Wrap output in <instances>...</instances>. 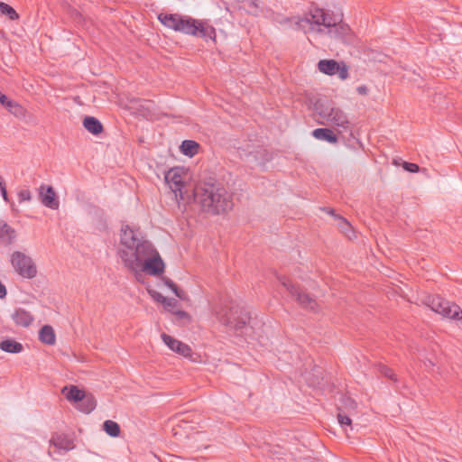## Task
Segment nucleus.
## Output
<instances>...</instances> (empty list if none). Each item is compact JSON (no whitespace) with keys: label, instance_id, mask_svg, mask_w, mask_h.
<instances>
[{"label":"nucleus","instance_id":"obj_1","mask_svg":"<svg viewBox=\"0 0 462 462\" xmlns=\"http://www.w3.org/2000/svg\"><path fill=\"white\" fill-rule=\"evenodd\" d=\"M118 255L125 266L132 272L143 271L150 275L163 273L164 263L153 245L147 240L140 229L125 225L121 228Z\"/></svg>","mask_w":462,"mask_h":462},{"label":"nucleus","instance_id":"obj_2","mask_svg":"<svg viewBox=\"0 0 462 462\" xmlns=\"http://www.w3.org/2000/svg\"><path fill=\"white\" fill-rule=\"evenodd\" d=\"M194 199L203 211L213 215L227 212L234 205L232 194L214 180L198 183L194 189Z\"/></svg>","mask_w":462,"mask_h":462},{"label":"nucleus","instance_id":"obj_3","mask_svg":"<svg viewBox=\"0 0 462 462\" xmlns=\"http://www.w3.org/2000/svg\"><path fill=\"white\" fill-rule=\"evenodd\" d=\"M158 20L167 28L187 35L216 42V30L207 21L180 14H160Z\"/></svg>","mask_w":462,"mask_h":462},{"label":"nucleus","instance_id":"obj_4","mask_svg":"<svg viewBox=\"0 0 462 462\" xmlns=\"http://www.w3.org/2000/svg\"><path fill=\"white\" fill-rule=\"evenodd\" d=\"M216 316L223 325L240 334L246 328V325L250 320L249 313L237 305L230 307L228 311H216Z\"/></svg>","mask_w":462,"mask_h":462},{"label":"nucleus","instance_id":"obj_5","mask_svg":"<svg viewBox=\"0 0 462 462\" xmlns=\"http://www.w3.org/2000/svg\"><path fill=\"white\" fill-rule=\"evenodd\" d=\"M306 20L311 24L323 25L328 30V32L334 37L342 36L347 30L344 24L339 23V20L336 16L319 8L311 11L310 17Z\"/></svg>","mask_w":462,"mask_h":462},{"label":"nucleus","instance_id":"obj_6","mask_svg":"<svg viewBox=\"0 0 462 462\" xmlns=\"http://www.w3.org/2000/svg\"><path fill=\"white\" fill-rule=\"evenodd\" d=\"M315 109L317 114L328 123L344 130L348 129L350 122L347 116L339 107L317 103Z\"/></svg>","mask_w":462,"mask_h":462},{"label":"nucleus","instance_id":"obj_7","mask_svg":"<svg viewBox=\"0 0 462 462\" xmlns=\"http://www.w3.org/2000/svg\"><path fill=\"white\" fill-rule=\"evenodd\" d=\"M427 305L432 311L440 314L445 318L462 320V310L460 307L439 296L429 297Z\"/></svg>","mask_w":462,"mask_h":462},{"label":"nucleus","instance_id":"obj_8","mask_svg":"<svg viewBox=\"0 0 462 462\" xmlns=\"http://www.w3.org/2000/svg\"><path fill=\"white\" fill-rule=\"evenodd\" d=\"M11 263L14 271L23 278L32 279L37 275V267L33 260L23 252H14L11 254Z\"/></svg>","mask_w":462,"mask_h":462},{"label":"nucleus","instance_id":"obj_9","mask_svg":"<svg viewBox=\"0 0 462 462\" xmlns=\"http://www.w3.org/2000/svg\"><path fill=\"white\" fill-rule=\"evenodd\" d=\"M282 285L290 292V294L293 297H296L298 303L305 309L315 311L317 309V302L314 299L310 297V295L303 293L300 290L296 287L287 278L281 279Z\"/></svg>","mask_w":462,"mask_h":462},{"label":"nucleus","instance_id":"obj_10","mask_svg":"<svg viewBox=\"0 0 462 462\" xmlns=\"http://www.w3.org/2000/svg\"><path fill=\"white\" fill-rule=\"evenodd\" d=\"M162 339L164 344L172 351L185 356L189 357L191 356L192 350L187 344L172 337L170 335L165 333L162 334Z\"/></svg>","mask_w":462,"mask_h":462},{"label":"nucleus","instance_id":"obj_11","mask_svg":"<svg viewBox=\"0 0 462 462\" xmlns=\"http://www.w3.org/2000/svg\"><path fill=\"white\" fill-rule=\"evenodd\" d=\"M39 198L45 207L51 209L59 208L60 202L51 186L42 185L39 189Z\"/></svg>","mask_w":462,"mask_h":462},{"label":"nucleus","instance_id":"obj_12","mask_svg":"<svg viewBox=\"0 0 462 462\" xmlns=\"http://www.w3.org/2000/svg\"><path fill=\"white\" fill-rule=\"evenodd\" d=\"M11 319L16 326L29 327L33 321V316L23 309H16L12 314Z\"/></svg>","mask_w":462,"mask_h":462},{"label":"nucleus","instance_id":"obj_13","mask_svg":"<svg viewBox=\"0 0 462 462\" xmlns=\"http://www.w3.org/2000/svg\"><path fill=\"white\" fill-rule=\"evenodd\" d=\"M165 180L170 184V187L172 190L175 192L177 190L180 191L181 188L183 186V180L182 177L179 173V170L177 169H171L166 174H165Z\"/></svg>","mask_w":462,"mask_h":462},{"label":"nucleus","instance_id":"obj_14","mask_svg":"<svg viewBox=\"0 0 462 462\" xmlns=\"http://www.w3.org/2000/svg\"><path fill=\"white\" fill-rule=\"evenodd\" d=\"M15 237V230L6 222L0 219V239L5 241L7 245H11L14 241Z\"/></svg>","mask_w":462,"mask_h":462},{"label":"nucleus","instance_id":"obj_15","mask_svg":"<svg viewBox=\"0 0 462 462\" xmlns=\"http://www.w3.org/2000/svg\"><path fill=\"white\" fill-rule=\"evenodd\" d=\"M312 135L318 140L326 141L329 143H336L337 142V135L328 128H317L313 130Z\"/></svg>","mask_w":462,"mask_h":462},{"label":"nucleus","instance_id":"obj_16","mask_svg":"<svg viewBox=\"0 0 462 462\" xmlns=\"http://www.w3.org/2000/svg\"><path fill=\"white\" fill-rule=\"evenodd\" d=\"M51 443L59 449L65 451L70 450L74 447L72 441L63 434L53 435Z\"/></svg>","mask_w":462,"mask_h":462},{"label":"nucleus","instance_id":"obj_17","mask_svg":"<svg viewBox=\"0 0 462 462\" xmlns=\"http://www.w3.org/2000/svg\"><path fill=\"white\" fill-rule=\"evenodd\" d=\"M39 339L49 346H52L56 342V336L51 326L44 325L39 331Z\"/></svg>","mask_w":462,"mask_h":462},{"label":"nucleus","instance_id":"obj_18","mask_svg":"<svg viewBox=\"0 0 462 462\" xmlns=\"http://www.w3.org/2000/svg\"><path fill=\"white\" fill-rule=\"evenodd\" d=\"M84 127L92 134H99L103 132L101 122L94 116H86L83 120Z\"/></svg>","mask_w":462,"mask_h":462},{"label":"nucleus","instance_id":"obj_19","mask_svg":"<svg viewBox=\"0 0 462 462\" xmlns=\"http://www.w3.org/2000/svg\"><path fill=\"white\" fill-rule=\"evenodd\" d=\"M339 62L334 60H321L318 63V68L320 72L324 74L333 76L337 74V69H338Z\"/></svg>","mask_w":462,"mask_h":462},{"label":"nucleus","instance_id":"obj_20","mask_svg":"<svg viewBox=\"0 0 462 462\" xmlns=\"http://www.w3.org/2000/svg\"><path fill=\"white\" fill-rule=\"evenodd\" d=\"M97 406V401L92 394H85L79 402L77 408L84 413H90Z\"/></svg>","mask_w":462,"mask_h":462},{"label":"nucleus","instance_id":"obj_21","mask_svg":"<svg viewBox=\"0 0 462 462\" xmlns=\"http://www.w3.org/2000/svg\"><path fill=\"white\" fill-rule=\"evenodd\" d=\"M62 393L65 394L66 398L74 402H79L82 397L86 394L84 391L79 390L75 385H70L69 387L65 386L62 389Z\"/></svg>","mask_w":462,"mask_h":462},{"label":"nucleus","instance_id":"obj_22","mask_svg":"<svg viewBox=\"0 0 462 462\" xmlns=\"http://www.w3.org/2000/svg\"><path fill=\"white\" fill-rule=\"evenodd\" d=\"M0 349L7 353L17 354L23 351V346L21 343L15 340L5 339L1 341Z\"/></svg>","mask_w":462,"mask_h":462},{"label":"nucleus","instance_id":"obj_23","mask_svg":"<svg viewBox=\"0 0 462 462\" xmlns=\"http://www.w3.org/2000/svg\"><path fill=\"white\" fill-rule=\"evenodd\" d=\"M199 148V144L192 140H185L182 142L180 145V151L183 154L188 155L189 157L194 156L198 153Z\"/></svg>","mask_w":462,"mask_h":462},{"label":"nucleus","instance_id":"obj_24","mask_svg":"<svg viewBox=\"0 0 462 462\" xmlns=\"http://www.w3.org/2000/svg\"><path fill=\"white\" fill-rule=\"evenodd\" d=\"M5 108L18 118H23L25 116L26 110L17 102L12 100L10 103H8Z\"/></svg>","mask_w":462,"mask_h":462},{"label":"nucleus","instance_id":"obj_25","mask_svg":"<svg viewBox=\"0 0 462 462\" xmlns=\"http://www.w3.org/2000/svg\"><path fill=\"white\" fill-rule=\"evenodd\" d=\"M104 430L111 437H117L120 434L119 425L113 420H106L103 424Z\"/></svg>","mask_w":462,"mask_h":462},{"label":"nucleus","instance_id":"obj_26","mask_svg":"<svg viewBox=\"0 0 462 462\" xmlns=\"http://www.w3.org/2000/svg\"><path fill=\"white\" fill-rule=\"evenodd\" d=\"M0 13L4 15H6L10 20H17L19 18V14L17 12L9 5L0 2Z\"/></svg>","mask_w":462,"mask_h":462},{"label":"nucleus","instance_id":"obj_27","mask_svg":"<svg viewBox=\"0 0 462 462\" xmlns=\"http://www.w3.org/2000/svg\"><path fill=\"white\" fill-rule=\"evenodd\" d=\"M165 284L175 293L180 299H184L185 293L179 290L178 286L169 278H164Z\"/></svg>","mask_w":462,"mask_h":462},{"label":"nucleus","instance_id":"obj_28","mask_svg":"<svg viewBox=\"0 0 462 462\" xmlns=\"http://www.w3.org/2000/svg\"><path fill=\"white\" fill-rule=\"evenodd\" d=\"M350 414L351 413L346 414V413L342 412L341 410L339 409V412L337 413V420H338L339 424L341 425V427H345V426L351 427L352 420L350 419Z\"/></svg>","mask_w":462,"mask_h":462},{"label":"nucleus","instance_id":"obj_29","mask_svg":"<svg viewBox=\"0 0 462 462\" xmlns=\"http://www.w3.org/2000/svg\"><path fill=\"white\" fill-rule=\"evenodd\" d=\"M379 372L383 376L393 380V382H397V377H396L395 374L393 373V371L391 368H389V367H387L385 365H380Z\"/></svg>","mask_w":462,"mask_h":462},{"label":"nucleus","instance_id":"obj_30","mask_svg":"<svg viewBox=\"0 0 462 462\" xmlns=\"http://www.w3.org/2000/svg\"><path fill=\"white\" fill-rule=\"evenodd\" d=\"M162 305L166 310L171 311L173 313V311H175V308L178 305V300L174 298H166Z\"/></svg>","mask_w":462,"mask_h":462},{"label":"nucleus","instance_id":"obj_31","mask_svg":"<svg viewBox=\"0 0 462 462\" xmlns=\"http://www.w3.org/2000/svg\"><path fill=\"white\" fill-rule=\"evenodd\" d=\"M340 79H346L348 78V69L347 66L344 62H340L338 64V69H337V74Z\"/></svg>","mask_w":462,"mask_h":462},{"label":"nucleus","instance_id":"obj_32","mask_svg":"<svg viewBox=\"0 0 462 462\" xmlns=\"http://www.w3.org/2000/svg\"><path fill=\"white\" fill-rule=\"evenodd\" d=\"M32 199L31 191L28 189H21L18 192V200L20 203L23 201H30Z\"/></svg>","mask_w":462,"mask_h":462},{"label":"nucleus","instance_id":"obj_33","mask_svg":"<svg viewBox=\"0 0 462 462\" xmlns=\"http://www.w3.org/2000/svg\"><path fill=\"white\" fill-rule=\"evenodd\" d=\"M340 219H341L340 228H341L342 232H344L348 238H351V236L348 234V232H352L350 224L344 218H340Z\"/></svg>","mask_w":462,"mask_h":462},{"label":"nucleus","instance_id":"obj_34","mask_svg":"<svg viewBox=\"0 0 462 462\" xmlns=\"http://www.w3.org/2000/svg\"><path fill=\"white\" fill-rule=\"evenodd\" d=\"M402 166L404 170L410 172H418L420 170V167L416 163L405 162Z\"/></svg>","mask_w":462,"mask_h":462},{"label":"nucleus","instance_id":"obj_35","mask_svg":"<svg viewBox=\"0 0 462 462\" xmlns=\"http://www.w3.org/2000/svg\"><path fill=\"white\" fill-rule=\"evenodd\" d=\"M344 402V404L346 407L355 411L356 408V403L354 400L350 399V398H346L343 400Z\"/></svg>","mask_w":462,"mask_h":462},{"label":"nucleus","instance_id":"obj_36","mask_svg":"<svg viewBox=\"0 0 462 462\" xmlns=\"http://www.w3.org/2000/svg\"><path fill=\"white\" fill-rule=\"evenodd\" d=\"M152 298L158 301V302H161L162 304L163 303V301L166 300L167 297L162 295L160 292H156V291H153L152 293Z\"/></svg>","mask_w":462,"mask_h":462},{"label":"nucleus","instance_id":"obj_37","mask_svg":"<svg viewBox=\"0 0 462 462\" xmlns=\"http://www.w3.org/2000/svg\"><path fill=\"white\" fill-rule=\"evenodd\" d=\"M356 91L358 94L365 96L368 93V88L366 86L362 85L356 88Z\"/></svg>","mask_w":462,"mask_h":462},{"label":"nucleus","instance_id":"obj_38","mask_svg":"<svg viewBox=\"0 0 462 462\" xmlns=\"http://www.w3.org/2000/svg\"><path fill=\"white\" fill-rule=\"evenodd\" d=\"M12 100L8 99L7 97L4 94H1L0 93V103L4 106H7L8 103H10Z\"/></svg>","mask_w":462,"mask_h":462},{"label":"nucleus","instance_id":"obj_39","mask_svg":"<svg viewBox=\"0 0 462 462\" xmlns=\"http://www.w3.org/2000/svg\"><path fill=\"white\" fill-rule=\"evenodd\" d=\"M173 313L178 319H186L189 317L188 313L183 310H175Z\"/></svg>","mask_w":462,"mask_h":462},{"label":"nucleus","instance_id":"obj_40","mask_svg":"<svg viewBox=\"0 0 462 462\" xmlns=\"http://www.w3.org/2000/svg\"><path fill=\"white\" fill-rule=\"evenodd\" d=\"M3 189H5V183L4 180L2 179V177L0 176V191Z\"/></svg>","mask_w":462,"mask_h":462},{"label":"nucleus","instance_id":"obj_41","mask_svg":"<svg viewBox=\"0 0 462 462\" xmlns=\"http://www.w3.org/2000/svg\"><path fill=\"white\" fill-rule=\"evenodd\" d=\"M1 194L3 196V199L7 201L8 200V197H7V192H6V189H3L1 190Z\"/></svg>","mask_w":462,"mask_h":462}]
</instances>
